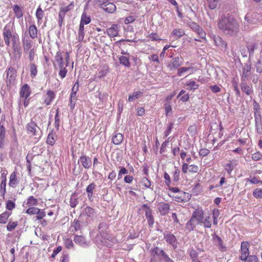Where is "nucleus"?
I'll use <instances>...</instances> for the list:
<instances>
[{
  "label": "nucleus",
  "mask_w": 262,
  "mask_h": 262,
  "mask_svg": "<svg viewBox=\"0 0 262 262\" xmlns=\"http://www.w3.org/2000/svg\"><path fill=\"white\" fill-rule=\"evenodd\" d=\"M3 37L4 42L7 47L12 46L14 52H18L21 54L20 49L19 47V37L16 33L14 24L10 23L6 25L3 30Z\"/></svg>",
  "instance_id": "1"
},
{
  "label": "nucleus",
  "mask_w": 262,
  "mask_h": 262,
  "mask_svg": "<svg viewBox=\"0 0 262 262\" xmlns=\"http://www.w3.org/2000/svg\"><path fill=\"white\" fill-rule=\"evenodd\" d=\"M218 27L224 33L232 36L239 31V26L236 20L232 16L222 15L218 22Z\"/></svg>",
  "instance_id": "2"
},
{
  "label": "nucleus",
  "mask_w": 262,
  "mask_h": 262,
  "mask_svg": "<svg viewBox=\"0 0 262 262\" xmlns=\"http://www.w3.org/2000/svg\"><path fill=\"white\" fill-rule=\"evenodd\" d=\"M66 56L64 57L63 53L57 52L54 57L53 66L56 70H58V75L61 79L64 78L68 73L67 67L69 63L70 56L68 52H66Z\"/></svg>",
  "instance_id": "3"
},
{
  "label": "nucleus",
  "mask_w": 262,
  "mask_h": 262,
  "mask_svg": "<svg viewBox=\"0 0 262 262\" xmlns=\"http://www.w3.org/2000/svg\"><path fill=\"white\" fill-rule=\"evenodd\" d=\"M249 243L248 242H243L241 244V253L239 258L244 262H258L259 259L255 255H249Z\"/></svg>",
  "instance_id": "4"
},
{
  "label": "nucleus",
  "mask_w": 262,
  "mask_h": 262,
  "mask_svg": "<svg viewBox=\"0 0 262 262\" xmlns=\"http://www.w3.org/2000/svg\"><path fill=\"white\" fill-rule=\"evenodd\" d=\"M26 129L27 133L32 136H36L37 135L39 137L40 136V135L39 134V132L40 130V128L37 125L36 123L32 120L27 124Z\"/></svg>",
  "instance_id": "5"
},
{
  "label": "nucleus",
  "mask_w": 262,
  "mask_h": 262,
  "mask_svg": "<svg viewBox=\"0 0 262 262\" xmlns=\"http://www.w3.org/2000/svg\"><path fill=\"white\" fill-rule=\"evenodd\" d=\"M173 200L178 202H187L190 199V195L183 191H181L177 194H169Z\"/></svg>",
  "instance_id": "6"
},
{
  "label": "nucleus",
  "mask_w": 262,
  "mask_h": 262,
  "mask_svg": "<svg viewBox=\"0 0 262 262\" xmlns=\"http://www.w3.org/2000/svg\"><path fill=\"white\" fill-rule=\"evenodd\" d=\"M217 231L214 232V245H215L221 252H226L227 251V247L224 244V242L221 237L217 234Z\"/></svg>",
  "instance_id": "7"
},
{
  "label": "nucleus",
  "mask_w": 262,
  "mask_h": 262,
  "mask_svg": "<svg viewBox=\"0 0 262 262\" xmlns=\"http://www.w3.org/2000/svg\"><path fill=\"white\" fill-rule=\"evenodd\" d=\"M16 76V71L13 67H10L7 70V73L6 83L7 86H10L11 84L14 82Z\"/></svg>",
  "instance_id": "8"
},
{
  "label": "nucleus",
  "mask_w": 262,
  "mask_h": 262,
  "mask_svg": "<svg viewBox=\"0 0 262 262\" xmlns=\"http://www.w3.org/2000/svg\"><path fill=\"white\" fill-rule=\"evenodd\" d=\"M142 208L145 210V216L147 220L148 225L149 227H152L155 222L154 217L152 213V210L147 204L143 205Z\"/></svg>",
  "instance_id": "9"
},
{
  "label": "nucleus",
  "mask_w": 262,
  "mask_h": 262,
  "mask_svg": "<svg viewBox=\"0 0 262 262\" xmlns=\"http://www.w3.org/2000/svg\"><path fill=\"white\" fill-rule=\"evenodd\" d=\"M199 171V167L198 165L191 164L189 165L187 163H183L182 165V171L186 174L188 172L190 173H196Z\"/></svg>",
  "instance_id": "10"
},
{
  "label": "nucleus",
  "mask_w": 262,
  "mask_h": 262,
  "mask_svg": "<svg viewBox=\"0 0 262 262\" xmlns=\"http://www.w3.org/2000/svg\"><path fill=\"white\" fill-rule=\"evenodd\" d=\"M1 183L0 184V187L2 189V196L4 197L5 194L6 192V182H7V170H2L1 171Z\"/></svg>",
  "instance_id": "11"
},
{
  "label": "nucleus",
  "mask_w": 262,
  "mask_h": 262,
  "mask_svg": "<svg viewBox=\"0 0 262 262\" xmlns=\"http://www.w3.org/2000/svg\"><path fill=\"white\" fill-rule=\"evenodd\" d=\"M189 27L196 32L200 38L205 39L206 33L196 23L194 22L190 23Z\"/></svg>",
  "instance_id": "12"
},
{
  "label": "nucleus",
  "mask_w": 262,
  "mask_h": 262,
  "mask_svg": "<svg viewBox=\"0 0 262 262\" xmlns=\"http://www.w3.org/2000/svg\"><path fill=\"white\" fill-rule=\"evenodd\" d=\"M182 64V60L179 57L173 58L167 67L170 71L178 68Z\"/></svg>",
  "instance_id": "13"
},
{
  "label": "nucleus",
  "mask_w": 262,
  "mask_h": 262,
  "mask_svg": "<svg viewBox=\"0 0 262 262\" xmlns=\"http://www.w3.org/2000/svg\"><path fill=\"white\" fill-rule=\"evenodd\" d=\"M74 2H71L69 5L67 6H63L62 5H61V6L59 9V12L58 16L62 18L65 17V15L67 13L70 11L74 8Z\"/></svg>",
  "instance_id": "14"
},
{
  "label": "nucleus",
  "mask_w": 262,
  "mask_h": 262,
  "mask_svg": "<svg viewBox=\"0 0 262 262\" xmlns=\"http://www.w3.org/2000/svg\"><path fill=\"white\" fill-rule=\"evenodd\" d=\"M81 229V222L77 219H75L71 223L68 231L70 234H74L76 232L80 231Z\"/></svg>",
  "instance_id": "15"
},
{
  "label": "nucleus",
  "mask_w": 262,
  "mask_h": 262,
  "mask_svg": "<svg viewBox=\"0 0 262 262\" xmlns=\"http://www.w3.org/2000/svg\"><path fill=\"white\" fill-rule=\"evenodd\" d=\"M31 94V90L29 84H25L21 87L19 91L20 98H28Z\"/></svg>",
  "instance_id": "16"
},
{
  "label": "nucleus",
  "mask_w": 262,
  "mask_h": 262,
  "mask_svg": "<svg viewBox=\"0 0 262 262\" xmlns=\"http://www.w3.org/2000/svg\"><path fill=\"white\" fill-rule=\"evenodd\" d=\"M251 63H246L245 64L244 67L243 69V73L241 76V81H246L248 77L251 74Z\"/></svg>",
  "instance_id": "17"
},
{
  "label": "nucleus",
  "mask_w": 262,
  "mask_h": 262,
  "mask_svg": "<svg viewBox=\"0 0 262 262\" xmlns=\"http://www.w3.org/2000/svg\"><path fill=\"white\" fill-rule=\"evenodd\" d=\"M214 42L216 47L221 51H225L227 48V43L219 36H214Z\"/></svg>",
  "instance_id": "18"
},
{
  "label": "nucleus",
  "mask_w": 262,
  "mask_h": 262,
  "mask_svg": "<svg viewBox=\"0 0 262 262\" xmlns=\"http://www.w3.org/2000/svg\"><path fill=\"white\" fill-rule=\"evenodd\" d=\"M119 32V27L118 25L113 24L111 27L106 30L107 35L111 37H114L118 36Z\"/></svg>",
  "instance_id": "19"
},
{
  "label": "nucleus",
  "mask_w": 262,
  "mask_h": 262,
  "mask_svg": "<svg viewBox=\"0 0 262 262\" xmlns=\"http://www.w3.org/2000/svg\"><path fill=\"white\" fill-rule=\"evenodd\" d=\"M158 210L162 215H165L168 214L170 210V205L168 203L161 202L158 206Z\"/></svg>",
  "instance_id": "20"
},
{
  "label": "nucleus",
  "mask_w": 262,
  "mask_h": 262,
  "mask_svg": "<svg viewBox=\"0 0 262 262\" xmlns=\"http://www.w3.org/2000/svg\"><path fill=\"white\" fill-rule=\"evenodd\" d=\"M17 172L14 170L11 174L9 178V186L12 188H15L19 183L18 180L17 178Z\"/></svg>",
  "instance_id": "21"
},
{
  "label": "nucleus",
  "mask_w": 262,
  "mask_h": 262,
  "mask_svg": "<svg viewBox=\"0 0 262 262\" xmlns=\"http://www.w3.org/2000/svg\"><path fill=\"white\" fill-rule=\"evenodd\" d=\"M192 219L196 221L198 223L203 222L204 221L203 211L202 209H196L192 214Z\"/></svg>",
  "instance_id": "22"
},
{
  "label": "nucleus",
  "mask_w": 262,
  "mask_h": 262,
  "mask_svg": "<svg viewBox=\"0 0 262 262\" xmlns=\"http://www.w3.org/2000/svg\"><path fill=\"white\" fill-rule=\"evenodd\" d=\"M28 31L31 38L34 39L37 38L38 30L35 24L30 25Z\"/></svg>",
  "instance_id": "23"
},
{
  "label": "nucleus",
  "mask_w": 262,
  "mask_h": 262,
  "mask_svg": "<svg viewBox=\"0 0 262 262\" xmlns=\"http://www.w3.org/2000/svg\"><path fill=\"white\" fill-rule=\"evenodd\" d=\"M185 34V31L183 29L181 28H176L174 29L170 34V36L173 37L174 39L177 40L180 37L184 36Z\"/></svg>",
  "instance_id": "24"
},
{
  "label": "nucleus",
  "mask_w": 262,
  "mask_h": 262,
  "mask_svg": "<svg viewBox=\"0 0 262 262\" xmlns=\"http://www.w3.org/2000/svg\"><path fill=\"white\" fill-rule=\"evenodd\" d=\"M79 160L82 164V165L85 169H89L92 164V161L90 158L86 156L85 155L82 156L80 157Z\"/></svg>",
  "instance_id": "25"
},
{
  "label": "nucleus",
  "mask_w": 262,
  "mask_h": 262,
  "mask_svg": "<svg viewBox=\"0 0 262 262\" xmlns=\"http://www.w3.org/2000/svg\"><path fill=\"white\" fill-rule=\"evenodd\" d=\"M164 238L167 243L171 245L174 248L177 247V239L174 235L167 234L164 235Z\"/></svg>",
  "instance_id": "26"
},
{
  "label": "nucleus",
  "mask_w": 262,
  "mask_h": 262,
  "mask_svg": "<svg viewBox=\"0 0 262 262\" xmlns=\"http://www.w3.org/2000/svg\"><path fill=\"white\" fill-rule=\"evenodd\" d=\"M23 47L24 52L28 53V52L32 49V41L29 38L23 39Z\"/></svg>",
  "instance_id": "27"
},
{
  "label": "nucleus",
  "mask_w": 262,
  "mask_h": 262,
  "mask_svg": "<svg viewBox=\"0 0 262 262\" xmlns=\"http://www.w3.org/2000/svg\"><path fill=\"white\" fill-rule=\"evenodd\" d=\"M12 212L8 211H5L0 214V224H6Z\"/></svg>",
  "instance_id": "28"
},
{
  "label": "nucleus",
  "mask_w": 262,
  "mask_h": 262,
  "mask_svg": "<svg viewBox=\"0 0 262 262\" xmlns=\"http://www.w3.org/2000/svg\"><path fill=\"white\" fill-rule=\"evenodd\" d=\"M184 86L186 87L187 86L186 88L187 90L194 91L199 88V84L196 83L195 81L191 79L188 82H186L184 84Z\"/></svg>",
  "instance_id": "29"
},
{
  "label": "nucleus",
  "mask_w": 262,
  "mask_h": 262,
  "mask_svg": "<svg viewBox=\"0 0 262 262\" xmlns=\"http://www.w3.org/2000/svg\"><path fill=\"white\" fill-rule=\"evenodd\" d=\"M74 242L81 246L87 245L85 237L82 235H75L74 237Z\"/></svg>",
  "instance_id": "30"
},
{
  "label": "nucleus",
  "mask_w": 262,
  "mask_h": 262,
  "mask_svg": "<svg viewBox=\"0 0 262 262\" xmlns=\"http://www.w3.org/2000/svg\"><path fill=\"white\" fill-rule=\"evenodd\" d=\"M91 21V18L85 12L82 13L79 25L84 27V25L90 24Z\"/></svg>",
  "instance_id": "31"
},
{
  "label": "nucleus",
  "mask_w": 262,
  "mask_h": 262,
  "mask_svg": "<svg viewBox=\"0 0 262 262\" xmlns=\"http://www.w3.org/2000/svg\"><path fill=\"white\" fill-rule=\"evenodd\" d=\"M241 88L242 91L245 93V94L247 95H250L251 94L253 93V90L252 89V86L250 87L247 83H246V81H242L241 83Z\"/></svg>",
  "instance_id": "32"
},
{
  "label": "nucleus",
  "mask_w": 262,
  "mask_h": 262,
  "mask_svg": "<svg viewBox=\"0 0 262 262\" xmlns=\"http://www.w3.org/2000/svg\"><path fill=\"white\" fill-rule=\"evenodd\" d=\"M55 96V93L53 91L49 90L47 93V97L45 99L44 102L47 105H50Z\"/></svg>",
  "instance_id": "33"
},
{
  "label": "nucleus",
  "mask_w": 262,
  "mask_h": 262,
  "mask_svg": "<svg viewBox=\"0 0 262 262\" xmlns=\"http://www.w3.org/2000/svg\"><path fill=\"white\" fill-rule=\"evenodd\" d=\"M123 135L121 133H115L112 138V141L115 145L120 144L123 140Z\"/></svg>",
  "instance_id": "34"
},
{
  "label": "nucleus",
  "mask_w": 262,
  "mask_h": 262,
  "mask_svg": "<svg viewBox=\"0 0 262 262\" xmlns=\"http://www.w3.org/2000/svg\"><path fill=\"white\" fill-rule=\"evenodd\" d=\"M102 8L106 12L111 13H114L116 10V7L115 5L113 3L109 1L104 7H102Z\"/></svg>",
  "instance_id": "35"
},
{
  "label": "nucleus",
  "mask_w": 262,
  "mask_h": 262,
  "mask_svg": "<svg viewBox=\"0 0 262 262\" xmlns=\"http://www.w3.org/2000/svg\"><path fill=\"white\" fill-rule=\"evenodd\" d=\"M84 35V27L79 25L77 35L76 36V39L79 42H81L83 40Z\"/></svg>",
  "instance_id": "36"
},
{
  "label": "nucleus",
  "mask_w": 262,
  "mask_h": 262,
  "mask_svg": "<svg viewBox=\"0 0 262 262\" xmlns=\"http://www.w3.org/2000/svg\"><path fill=\"white\" fill-rule=\"evenodd\" d=\"M6 136V129L4 125L0 126V148L4 147V143Z\"/></svg>",
  "instance_id": "37"
},
{
  "label": "nucleus",
  "mask_w": 262,
  "mask_h": 262,
  "mask_svg": "<svg viewBox=\"0 0 262 262\" xmlns=\"http://www.w3.org/2000/svg\"><path fill=\"white\" fill-rule=\"evenodd\" d=\"M120 63L125 67L129 68L130 67L129 57L125 56H120L119 57Z\"/></svg>",
  "instance_id": "38"
},
{
  "label": "nucleus",
  "mask_w": 262,
  "mask_h": 262,
  "mask_svg": "<svg viewBox=\"0 0 262 262\" xmlns=\"http://www.w3.org/2000/svg\"><path fill=\"white\" fill-rule=\"evenodd\" d=\"M56 141V136L55 133H50L47 139V143L50 145L53 146Z\"/></svg>",
  "instance_id": "39"
},
{
  "label": "nucleus",
  "mask_w": 262,
  "mask_h": 262,
  "mask_svg": "<svg viewBox=\"0 0 262 262\" xmlns=\"http://www.w3.org/2000/svg\"><path fill=\"white\" fill-rule=\"evenodd\" d=\"M180 97V100L183 102H187L189 100V96L188 93L186 94V91L182 90L177 96V98Z\"/></svg>",
  "instance_id": "40"
},
{
  "label": "nucleus",
  "mask_w": 262,
  "mask_h": 262,
  "mask_svg": "<svg viewBox=\"0 0 262 262\" xmlns=\"http://www.w3.org/2000/svg\"><path fill=\"white\" fill-rule=\"evenodd\" d=\"M13 10L17 18H20L23 16V11L20 7L17 5H14Z\"/></svg>",
  "instance_id": "41"
},
{
  "label": "nucleus",
  "mask_w": 262,
  "mask_h": 262,
  "mask_svg": "<svg viewBox=\"0 0 262 262\" xmlns=\"http://www.w3.org/2000/svg\"><path fill=\"white\" fill-rule=\"evenodd\" d=\"M151 254L152 256L156 255H162L163 257L166 255V253L162 249H160L159 247H157L151 249Z\"/></svg>",
  "instance_id": "42"
},
{
  "label": "nucleus",
  "mask_w": 262,
  "mask_h": 262,
  "mask_svg": "<svg viewBox=\"0 0 262 262\" xmlns=\"http://www.w3.org/2000/svg\"><path fill=\"white\" fill-rule=\"evenodd\" d=\"M237 165V163L235 161L234 162H230L226 164L225 166V169L228 174H230L231 171L233 170V169Z\"/></svg>",
  "instance_id": "43"
},
{
  "label": "nucleus",
  "mask_w": 262,
  "mask_h": 262,
  "mask_svg": "<svg viewBox=\"0 0 262 262\" xmlns=\"http://www.w3.org/2000/svg\"><path fill=\"white\" fill-rule=\"evenodd\" d=\"M36 17L37 19V24H40L41 23V20L44 15V12L41 8L39 7L36 12L35 14Z\"/></svg>",
  "instance_id": "44"
},
{
  "label": "nucleus",
  "mask_w": 262,
  "mask_h": 262,
  "mask_svg": "<svg viewBox=\"0 0 262 262\" xmlns=\"http://www.w3.org/2000/svg\"><path fill=\"white\" fill-rule=\"evenodd\" d=\"M253 102L254 116L261 115V108L259 104L256 101L255 99L253 100Z\"/></svg>",
  "instance_id": "45"
},
{
  "label": "nucleus",
  "mask_w": 262,
  "mask_h": 262,
  "mask_svg": "<svg viewBox=\"0 0 262 262\" xmlns=\"http://www.w3.org/2000/svg\"><path fill=\"white\" fill-rule=\"evenodd\" d=\"M38 201L33 196H30L27 200L26 205L28 207H33L36 206L37 204Z\"/></svg>",
  "instance_id": "46"
},
{
  "label": "nucleus",
  "mask_w": 262,
  "mask_h": 262,
  "mask_svg": "<svg viewBox=\"0 0 262 262\" xmlns=\"http://www.w3.org/2000/svg\"><path fill=\"white\" fill-rule=\"evenodd\" d=\"M193 68L192 67H182L178 69L177 74L178 76H181L185 73L190 71L193 70Z\"/></svg>",
  "instance_id": "47"
},
{
  "label": "nucleus",
  "mask_w": 262,
  "mask_h": 262,
  "mask_svg": "<svg viewBox=\"0 0 262 262\" xmlns=\"http://www.w3.org/2000/svg\"><path fill=\"white\" fill-rule=\"evenodd\" d=\"M143 95V93L141 91H137L134 92L132 95H129L128 98V101L129 102H132L134 101L135 99H138L142 96Z\"/></svg>",
  "instance_id": "48"
},
{
  "label": "nucleus",
  "mask_w": 262,
  "mask_h": 262,
  "mask_svg": "<svg viewBox=\"0 0 262 262\" xmlns=\"http://www.w3.org/2000/svg\"><path fill=\"white\" fill-rule=\"evenodd\" d=\"M18 225L17 221H9L6 226L7 230L8 231H12L17 227Z\"/></svg>",
  "instance_id": "49"
},
{
  "label": "nucleus",
  "mask_w": 262,
  "mask_h": 262,
  "mask_svg": "<svg viewBox=\"0 0 262 262\" xmlns=\"http://www.w3.org/2000/svg\"><path fill=\"white\" fill-rule=\"evenodd\" d=\"M30 76L32 78H35V77L37 74V66L34 63H31L30 64Z\"/></svg>",
  "instance_id": "50"
},
{
  "label": "nucleus",
  "mask_w": 262,
  "mask_h": 262,
  "mask_svg": "<svg viewBox=\"0 0 262 262\" xmlns=\"http://www.w3.org/2000/svg\"><path fill=\"white\" fill-rule=\"evenodd\" d=\"M140 184L146 188H149L151 186V181L146 177H143L141 179Z\"/></svg>",
  "instance_id": "51"
},
{
  "label": "nucleus",
  "mask_w": 262,
  "mask_h": 262,
  "mask_svg": "<svg viewBox=\"0 0 262 262\" xmlns=\"http://www.w3.org/2000/svg\"><path fill=\"white\" fill-rule=\"evenodd\" d=\"M15 207V203L12 200H9L6 203V208L9 210L8 211L11 212Z\"/></svg>",
  "instance_id": "52"
},
{
  "label": "nucleus",
  "mask_w": 262,
  "mask_h": 262,
  "mask_svg": "<svg viewBox=\"0 0 262 262\" xmlns=\"http://www.w3.org/2000/svg\"><path fill=\"white\" fill-rule=\"evenodd\" d=\"M95 187V184L92 183L89 184L86 188V191L88 192V196L89 199H90L93 195V191Z\"/></svg>",
  "instance_id": "53"
},
{
  "label": "nucleus",
  "mask_w": 262,
  "mask_h": 262,
  "mask_svg": "<svg viewBox=\"0 0 262 262\" xmlns=\"http://www.w3.org/2000/svg\"><path fill=\"white\" fill-rule=\"evenodd\" d=\"M256 45L255 43H251L247 46L249 53V57L253 56L255 49L256 48Z\"/></svg>",
  "instance_id": "54"
},
{
  "label": "nucleus",
  "mask_w": 262,
  "mask_h": 262,
  "mask_svg": "<svg viewBox=\"0 0 262 262\" xmlns=\"http://www.w3.org/2000/svg\"><path fill=\"white\" fill-rule=\"evenodd\" d=\"M253 195L256 199H262V188H256L253 191Z\"/></svg>",
  "instance_id": "55"
},
{
  "label": "nucleus",
  "mask_w": 262,
  "mask_h": 262,
  "mask_svg": "<svg viewBox=\"0 0 262 262\" xmlns=\"http://www.w3.org/2000/svg\"><path fill=\"white\" fill-rule=\"evenodd\" d=\"M85 214L89 217H92L95 215V210L93 208L90 207H86L85 209Z\"/></svg>",
  "instance_id": "56"
},
{
  "label": "nucleus",
  "mask_w": 262,
  "mask_h": 262,
  "mask_svg": "<svg viewBox=\"0 0 262 262\" xmlns=\"http://www.w3.org/2000/svg\"><path fill=\"white\" fill-rule=\"evenodd\" d=\"M194 220L193 219H192V217L190 219V220L187 222L186 224V228L189 231H191L194 229L195 226L194 224Z\"/></svg>",
  "instance_id": "57"
},
{
  "label": "nucleus",
  "mask_w": 262,
  "mask_h": 262,
  "mask_svg": "<svg viewBox=\"0 0 262 262\" xmlns=\"http://www.w3.org/2000/svg\"><path fill=\"white\" fill-rule=\"evenodd\" d=\"M78 203V199L74 194L72 195L70 200V205L72 208L76 207Z\"/></svg>",
  "instance_id": "58"
},
{
  "label": "nucleus",
  "mask_w": 262,
  "mask_h": 262,
  "mask_svg": "<svg viewBox=\"0 0 262 262\" xmlns=\"http://www.w3.org/2000/svg\"><path fill=\"white\" fill-rule=\"evenodd\" d=\"M189 254L193 261H196L198 260V253L194 249L190 250Z\"/></svg>",
  "instance_id": "59"
},
{
  "label": "nucleus",
  "mask_w": 262,
  "mask_h": 262,
  "mask_svg": "<svg viewBox=\"0 0 262 262\" xmlns=\"http://www.w3.org/2000/svg\"><path fill=\"white\" fill-rule=\"evenodd\" d=\"M38 211H37L36 213V219L37 220H41L45 216L46 212L43 209H38Z\"/></svg>",
  "instance_id": "60"
},
{
  "label": "nucleus",
  "mask_w": 262,
  "mask_h": 262,
  "mask_svg": "<svg viewBox=\"0 0 262 262\" xmlns=\"http://www.w3.org/2000/svg\"><path fill=\"white\" fill-rule=\"evenodd\" d=\"M108 67L105 66L103 67V68L99 71V77L102 78L103 77H104L106 75Z\"/></svg>",
  "instance_id": "61"
},
{
  "label": "nucleus",
  "mask_w": 262,
  "mask_h": 262,
  "mask_svg": "<svg viewBox=\"0 0 262 262\" xmlns=\"http://www.w3.org/2000/svg\"><path fill=\"white\" fill-rule=\"evenodd\" d=\"M29 208L26 210V213L29 215L36 214L39 208L34 207H29Z\"/></svg>",
  "instance_id": "62"
},
{
  "label": "nucleus",
  "mask_w": 262,
  "mask_h": 262,
  "mask_svg": "<svg viewBox=\"0 0 262 262\" xmlns=\"http://www.w3.org/2000/svg\"><path fill=\"white\" fill-rule=\"evenodd\" d=\"M64 245L67 249L73 248L74 246L72 240L70 238H66L64 240Z\"/></svg>",
  "instance_id": "63"
},
{
  "label": "nucleus",
  "mask_w": 262,
  "mask_h": 262,
  "mask_svg": "<svg viewBox=\"0 0 262 262\" xmlns=\"http://www.w3.org/2000/svg\"><path fill=\"white\" fill-rule=\"evenodd\" d=\"M256 72L261 73L262 72V60L258 59L256 63Z\"/></svg>",
  "instance_id": "64"
}]
</instances>
